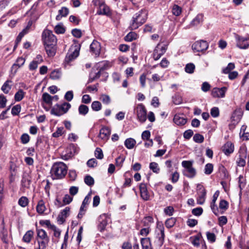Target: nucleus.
I'll list each match as a JSON object with an SVG mask.
<instances>
[{
  "instance_id": "nucleus-14",
  "label": "nucleus",
  "mask_w": 249,
  "mask_h": 249,
  "mask_svg": "<svg viewBox=\"0 0 249 249\" xmlns=\"http://www.w3.org/2000/svg\"><path fill=\"white\" fill-rule=\"evenodd\" d=\"M227 89L225 87L221 88H214L212 89L211 94L214 98H223L225 97Z\"/></svg>"
},
{
  "instance_id": "nucleus-37",
  "label": "nucleus",
  "mask_w": 249,
  "mask_h": 249,
  "mask_svg": "<svg viewBox=\"0 0 249 249\" xmlns=\"http://www.w3.org/2000/svg\"><path fill=\"white\" fill-rule=\"evenodd\" d=\"M25 92L22 89H19L15 94V100L16 101H20L24 97L25 95Z\"/></svg>"
},
{
  "instance_id": "nucleus-29",
  "label": "nucleus",
  "mask_w": 249,
  "mask_h": 249,
  "mask_svg": "<svg viewBox=\"0 0 249 249\" xmlns=\"http://www.w3.org/2000/svg\"><path fill=\"white\" fill-rule=\"evenodd\" d=\"M12 83V81L11 80H7L2 86L1 89L4 93H8L11 89L12 86L10 84Z\"/></svg>"
},
{
  "instance_id": "nucleus-44",
  "label": "nucleus",
  "mask_w": 249,
  "mask_h": 249,
  "mask_svg": "<svg viewBox=\"0 0 249 249\" xmlns=\"http://www.w3.org/2000/svg\"><path fill=\"white\" fill-rule=\"evenodd\" d=\"M176 220L174 217H171L165 221V226L168 228L173 227L176 223Z\"/></svg>"
},
{
  "instance_id": "nucleus-63",
  "label": "nucleus",
  "mask_w": 249,
  "mask_h": 249,
  "mask_svg": "<svg viewBox=\"0 0 249 249\" xmlns=\"http://www.w3.org/2000/svg\"><path fill=\"white\" fill-rule=\"evenodd\" d=\"M219 207L222 210H227L228 208V203L225 200H221L219 203Z\"/></svg>"
},
{
  "instance_id": "nucleus-43",
  "label": "nucleus",
  "mask_w": 249,
  "mask_h": 249,
  "mask_svg": "<svg viewBox=\"0 0 249 249\" xmlns=\"http://www.w3.org/2000/svg\"><path fill=\"white\" fill-rule=\"evenodd\" d=\"M234 64L233 63H230L225 68L223 69L222 72L225 74H228L231 72V71L234 69Z\"/></svg>"
},
{
  "instance_id": "nucleus-6",
  "label": "nucleus",
  "mask_w": 249,
  "mask_h": 249,
  "mask_svg": "<svg viewBox=\"0 0 249 249\" xmlns=\"http://www.w3.org/2000/svg\"><path fill=\"white\" fill-rule=\"evenodd\" d=\"M71 107V104L67 102L62 105L56 104L52 108L51 113L54 115L60 116L67 113Z\"/></svg>"
},
{
  "instance_id": "nucleus-64",
  "label": "nucleus",
  "mask_w": 249,
  "mask_h": 249,
  "mask_svg": "<svg viewBox=\"0 0 249 249\" xmlns=\"http://www.w3.org/2000/svg\"><path fill=\"white\" fill-rule=\"evenodd\" d=\"M72 35L75 37L80 38L82 36L81 31L80 29H74L71 31Z\"/></svg>"
},
{
  "instance_id": "nucleus-56",
  "label": "nucleus",
  "mask_w": 249,
  "mask_h": 249,
  "mask_svg": "<svg viewBox=\"0 0 249 249\" xmlns=\"http://www.w3.org/2000/svg\"><path fill=\"white\" fill-rule=\"evenodd\" d=\"M87 164L88 167L90 168H93L97 166V161L95 159H91L87 161Z\"/></svg>"
},
{
  "instance_id": "nucleus-49",
  "label": "nucleus",
  "mask_w": 249,
  "mask_h": 249,
  "mask_svg": "<svg viewBox=\"0 0 249 249\" xmlns=\"http://www.w3.org/2000/svg\"><path fill=\"white\" fill-rule=\"evenodd\" d=\"M21 110V106L19 105H17L14 106L11 110V113L13 115L15 116L19 114Z\"/></svg>"
},
{
  "instance_id": "nucleus-25",
  "label": "nucleus",
  "mask_w": 249,
  "mask_h": 249,
  "mask_svg": "<svg viewBox=\"0 0 249 249\" xmlns=\"http://www.w3.org/2000/svg\"><path fill=\"white\" fill-rule=\"evenodd\" d=\"M219 192L218 191H216L213 195V200L211 204V209L214 213H216L215 211L217 210V206L215 205V202L217 199V197L219 196Z\"/></svg>"
},
{
  "instance_id": "nucleus-42",
  "label": "nucleus",
  "mask_w": 249,
  "mask_h": 249,
  "mask_svg": "<svg viewBox=\"0 0 249 249\" xmlns=\"http://www.w3.org/2000/svg\"><path fill=\"white\" fill-rule=\"evenodd\" d=\"M195 66L193 63L187 64L185 67V71L188 73H193L194 72Z\"/></svg>"
},
{
  "instance_id": "nucleus-12",
  "label": "nucleus",
  "mask_w": 249,
  "mask_h": 249,
  "mask_svg": "<svg viewBox=\"0 0 249 249\" xmlns=\"http://www.w3.org/2000/svg\"><path fill=\"white\" fill-rule=\"evenodd\" d=\"M167 49V45L161 46L158 44L154 50L153 57L155 60H158L166 52Z\"/></svg>"
},
{
  "instance_id": "nucleus-41",
  "label": "nucleus",
  "mask_w": 249,
  "mask_h": 249,
  "mask_svg": "<svg viewBox=\"0 0 249 249\" xmlns=\"http://www.w3.org/2000/svg\"><path fill=\"white\" fill-rule=\"evenodd\" d=\"M137 37V35L135 32L129 33L124 37L125 40L126 41H132Z\"/></svg>"
},
{
  "instance_id": "nucleus-50",
  "label": "nucleus",
  "mask_w": 249,
  "mask_h": 249,
  "mask_svg": "<svg viewBox=\"0 0 249 249\" xmlns=\"http://www.w3.org/2000/svg\"><path fill=\"white\" fill-rule=\"evenodd\" d=\"M94 154L96 158L98 159L102 160L104 158L103 151L100 148L97 147L96 148Z\"/></svg>"
},
{
  "instance_id": "nucleus-57",
  "label": "nucleus",
  "mask_w": 249,
  "mask_h": 249,
  "mask_svg": "<svg viewBox=\"0 0 249 249\" xmlns=\"http://www.w3.org/2000/svg\"><path fill=\"white\" fill-rule=\"evenodd\" d=\"M206 236L207 239L211 243H213L215 241L216 237L213 233L208 231L206 232Z\"/></svg>"
},
{
  "instance_id": "nucleus-27",
  "label": "nucleus",
  "mask_w": 249,
  "mask_h": 249,
  "mask_svg": "<svg viewBox=\"0 0 249 249\" xmlns=\"http://www.w3.org/2000/svg\"><path fill=\"white\" fill-rule=\"evenodd\" d=\"M31 183V179L28 175L24 176L21 180V185L23 188V192H24V188H28Z\"/></svg>"
},
{
  "instance_id": "nucleus-2",
  "label": "nucleus",
  "mask_w": 249,
  "mask_h": 249,
  "mask_svg": "<svg viewBox=\"0 0 249 249\" xmlns=\"http://www.w3.org/2000/svg\"><path fill=\"white\" fill-rule=\"evenodd\" d=\"M67 173V167L62 162L54 163L52 167L51 174L53 179H61Z\"/></svg>"
},
{
  "instance_id": "nucleus-45",
  "label": "nucleus",
  "mask_w": 249,
  "mask_h": 249,
  "mask_svg": "<svg viewBox=\"0 0 249 249\" xmlns=\"http://www.w3.org/2000/svg\"><path fill=\"white\" fill-rule=\"evenodd\" d=\"M85 183L88 186H92L94 183V180L92 177L89 175H87L84 178Z\"/></svg>"
},
{
  "instance_id": "nucleus-48",
  "label": "nucleus",
  "mask_w": 249,
  "mask_h": 249,
  "mask_svg": "<svg viewBox=\"0 0 249 249\" xmlns=\"http://www.w3.org/2000/svg\"><path fill=\"white\" fill-rule=\"evenodd\" d=\"M213 166L212 163H207L206 164L204 169V173L206 175L211 174L213 171Z\"/></svg>"
},
{
  "instance_id": "nucleus-10",
  "label": "nucleus",
  "mask_w": 249,
  "mask_h": 249,
  "mask_svg": "<svg viewBox=\"0 0 249 249\" xmlns=\"http://www.w3.org/2000/svg\"><path fill=\"white\" fill-rule=\"evenodd\" d=\"M138 119L141 123H144L147 118L146 110L142 104L138 105L136 108Z\"/></svg>"
},
{
  "instance_id": "nucleus-61",
  "label": "nucleus",
  "mask_w": 249,
  "mask_h": 249,
  "mask_svg": "<svg viewBox=\"0 0 249 249\" xmlns=\"http://www.w3.org/2000/svg\"><path fill=\"white\" fill-rule=\"evenodd\" d=\"M211 114L213 117H217L219 115V110L218 107H213L211 109Z\"/></svg>"
},
{
  "instance_id": "nucleus-54",
  "label": "nucleus",
  "mask_w": 249,
  "mask_h": 249,
  "mask_svg": "<svg viewBox=\"0 0 249 249\" xmlns=\"http://www.w3.org/2000/svg\"><path fill=\"white\" fill-rule=\"evenodd\" d=\"M25 62V58H23L22 57H19L17 58L14 64H15L18 67L20 68L24 65Z\"/></svg>"
},
{
  "instance_id": "nucleus-7",
  "label": "nucleus",
  "mask_w": 249,
  "mask_h": 249,
  "mask_svg": "<svg viewBox=\"0 0 249 249\" xmlns=\"http://www.w3.org/2000/svg\"><path fill=\"white\" fill-rule=\"evenodd\" d=\"M42 36L44 45L50 44L56 45V37L51 30H45L43 32Z\"/></svg>"
},
{
  "instance_id": "nucleus-58",
  "label": "nucleus",
  "mask_w": 249,
  "mask_h": 249,
  "mask_svg": "<svg viewBox=\"0 0 249 249\" xmlns=\"http://www.w3.org/2000/svg\"><path fill=\"white\" fill-rule=\"evenodd\" d=\"M203 213V209L201 207H197L192 210V213L196 216H200Z\"/></svg>"
},
{
  "instance_id": "nucleus-32",
  "label": "nucleus",
  "mask_w": 249,
  "mask_h": 249,
  "mask_svg": "<svg viewBox=\"0 0 249 249\" xmlns=\"http://www.w3.org/2000/svg\"><path fill=\"white\" fill-rule=\"evenodd\" d=\"M71 146H70L66 149L65 153H63L62 154L61 158L62 159L64 160H68L73 156V153L71 151H70L71 150Z\"/></svg>"
},
{
  "instance_id": "nucleus-38",
  "label": "nucleus",
  "mask_w": 249,
  "mask_h": 249,
  "mask_svg": "<svg viewBox=\"0 0 249 249\" xmlns=\"http://www.w3.org/2000/svg\"><path fill=\"white\" fill-rule=\"evenodd\" d=\"M78 112L80 115L85 116L89 112V107L85 105H81L78 107Z\"/></svg>"
},
{
  "instance_id": "nucleus-15",
  "label": "nucleus",
  "mask_w": 249,
  "mask_h": 249,
  "mask_svg": "<svg viewBox=\"0 0 249 249\" xmlns=\"http://www.w3.org/2000/svg\"><path fill=\"white\" fill-rule=\"evenodd\" d=\"M111 133L110 129L106 126L103 127L100 130L99 137L104 141L108 139Z\"/></svg>"
},
{
  "instance_id": "nucleus-55",
  "label": "nucleus",
  "mask_w": 249,
  "mask_h": 249,
  "mask_svg": "<svg viewBox=\"0 0 249 249\" xmlns=\"http://www.w3.org/2000/svg\"><path fill=\"white\" fill-rule=\"evenodd\" d=\"M100 99L105 104L108 105L110 103V98L107 95H102Z\"/></svg>"
},
{
  "instance_id": "nucleus-18",
  "label": "nucleus",
  "mask_w": 249,
  "mask_h": 249,
  "mask_svg": "<svg viewBox=\"0 0 249 249\" xmlns=\"http://www.w3.org/2000/svg\"><path fill=\"white\" fill-rule=\"evenodd\" d=\"M140 191L142 198L144 200H148L149 195H148L146 184L142 183L140 185Z\"/></svg>"
},
{
  "instance_id": "nucleus-28",
  "label": "nucleus",
  "mask_w": 249,
  "mask_h": 249,
  "mask_svg": "<svg viewBox=\"0 0 249 249\" xmlns=\"http://www.w3.org/2000/svg\"><path fill=\"white\" fill-rule=\"evenodd\" d=\"M34 236V231L32 230L28 231L23 235L22 241L26 243H29Z\"/></svg>"
},
{
  "instance_id": "nucleus-47",
  "label": "nucleus",
  "mask_w": 249,
  "mask_h": 249,
  "mask_svg": "<svg viewBox=\"0 0 249 249\" xmlns=\"http://www.w3.org/2000/svg\"><path fill=\"white\" fill-rule=\"evenodd\" d=\"M149 168L151 170L153 171V172L155 173H159L160 168L157 163L155 162L150 163L149 165Z\"/></svg>"
},
{
  "instance_id": "nucleus-21",
  "label": "nucleus",
  "mask_w": 249,
  "mask_h": 249,
  "mask_svg": "<svg viewBox=\"0 0 249 249\" xmlns=\"http://www.w3.org/2000/svg\"><path fill=\"white\" fill-rule=\"evenodd\" d=\"M156 232L157 233V237H160V238L162 237L164 239V228L162 223L160 222L157 223Z\"/></svg>"
},
{
  "instance_id": "nucleus-5",
  "label": "nucleus",
  "mask_w": 249,
  "mask_h": 249,
  "mask_svg": "<svg viewBox=\"0 0 249 249\" xmlns=\"http://www.w3.org/2000/svg\"><path fill=\"white\" fill-rule=\"evenodd\" d=\"M80 47L77 45L71 47L65 57L64 65L65 68L70 65V63L74 60L79 54Z\"/></svg>"
},
{
  "instance_id": "nucleus-23",
  "label": "nucleus",
  "mask_w": 249,
  "mask_h": 249,
  "mask_svg": "<svg viewBox=\"0 0 249 249\" xmlns=\"http://www.w3.org/2000/svg\"><path fill=\"white\" fill-rule=\"evenodd\" d=\"M69 13V9L66 7H63L62 8L58 11L59 14L56 16V19L57 20H60L61 19L62 17H66Z\"/></svg>"
},
{
  "instance_id": "nucleus-52",
  "label": "nucleus",
  "mask_w": 249,
  "mask_h": 249,
  "mask_svg": "<svg viewBox=\"0 0 249 249\" xmlns=\"http://www.w3.org/2000/svg\"><path fill=\"white\" fill-rule=\"evenodd\" d=\"M54 31L57 34H63L65 32V29L63 25L58 24L55 27Z\"/></svg>"
},
{
  "instance_id": "nucleus-33",
  "label": "nucleus",
  "mask_w": 249,
  "mask_h": 249,
  "mask_svg": "<svg viewBox=\"0 0 249 249\" xmlns=\"http://www.w3.org/2000/svg\"><path fill=\"white\" fill-rule=\"evenodd\" d=\"M42 98L43 101L48 105H52L53 97L48 93H44L42 95Z\"/></svg>"
},
{
  "instance_id": "nucleus-62",
  "label": "nucleus",
  "mask_w": 249,
  "mask_h": 249,
  "mask_svg": "<svg viewBox=\"0 0 249 249\" xmlns=\"http://www.w3.org/2000/svg\"><path fill=\"white\" fill-rule=\"evenodd\" d=\"M7 99L6 97L3 95H0V108H4L6 106Z\"/></svg>"
},
{
  "instance_id": "nucleus-9",
  "label": "nucleus",
  "mask_w": 249,
  "mask_h": 249,
  "mask_svg": "<svg viewBox=\"0 0 249 249\" xmlns=\"http://www.w3.org/2000/svg\"><path fill=\"white\" fill-rule=\"evenodd\" d=\"M236 46L241 49H246L249 47V37H244L235 35Z\"/></svg>"
},
{
  "instance_id": "nucleus-39",
  "label": "nucleus",
  "mask_w": 249,
  "mask_h": 249,
  "mask_svg": "<svg viewBox=\"0 0 249 249\" xmlns=\"http://www.w3.org/2000/svg\"><path fill=\"white\" fill-rule=\"evenodd\" d=\"M29 203V200L26 196H21L18 201V204L22 207H26Z\"/></svg>"
},
{
  "instance_id": "nucleus-31",
  "label": "nucleus",
  "mask_w": 249,
  "mask_h": 249,
  "mask_svg": "<svg viewBox=\"0 0 249 249\" xmlns=\"http://www.w3.org/2000/svg\"><path fill=\"white\" fill-rule=\"evenodd\" d=\"M141 243L142 249H149L151 248V242L149 238H142Z\"/></svg>"
},
{
  "instance_id": "nucleus-19",
  "label": "nucleus",
  "mask_w": 249,
  "mask_h": 249,
  "mask_svg": "<svg viewBox=\"0 0 249 249\" xmlns=\"http://www.w3.org/2000/svg\"><path fill=\"white\" fill-rule=\"evenodd\" d=\"M222 151L226 155H230L234 151L233 144L231 142H227L223 146Z\"/></svg>"
},
{
  "instance_id": "nucleus-46",
  "label": "nucleus",
  "mask_w": 249,
  "mask_h": 249,
  "mask_svg": "<svg viewBox=\"0 0 249 249\" xmlns=\"http://www.w3.org/2000/svg\"><path fill=\"white\" fill-rule=\"evenodd\" d=\"M193 140L196 142L200 143L203 142L204 138L202 135L197 133L194 136Z\"/></svg>"
},
{
  "instance_id": "nucleus-24",
  "label": "nucleus",
  "mask_w": 249,
  "mask_h": 249,
  "mask_svg": "<svg viewBox=\"0 0 249 249\" xmlns=\"http://www.w3.org/2000/svg\"><path fill=\"white\" fill-rule=\"evenodd\" d=\"M0 238L3 243L6 244H8L9 241L8 232L7 230L4 227L2 228L0 232Z\"/></svg>"
},
{
  "instance_id": "nucleus-17",
  "label": "nucleus",
  "mask_w": 249,
  "mask_h": 249,
  "mask_svg": "<svg viewBox=\"0 0 249 249\" xmlns=\"http://www.w3.org/2000/svg\"><path fill=\"white\" fill-rule=\"evenodd\" d=\"M97 13L98 15H106L107 17H110L111 15V12L109 7L105 3L98 7Z\"/></svg>"
},
{
  "instance_id": "nucleus-20",
  "label": "nucleus",
  "mask_w": 249,
  "mask_h": 249,
  "mask_svg": "<svg viewBox=\"0 0 249 249\" xmlns=\"http://www.w3.org/2000/svg\"><path fill=\"white\" fill-rule=\"evenodd\" d=\"M173 120L178 125H183L187 122V119L180 114H176Z\"/></svg>"
},
{
  "instance_id": "nucleus-60",
  "label": "nucleus",
  "mask_w": 249,
  "mask_h": 249,
  "mask_svg": "<svg viewBox=\"0 0 249 249\" xmlns=\"http://www.w3.org/2000/svg\"><path fill=\"white\" fill-rule=\"evenodd\" d=\"M236 163L238 166L244 167L246 164V160L245 158H242L240 156L236 160Z\"/></svg>"
},
{
  "instance_id": "nucleus-36",
  "label": "nucleus",
  "mask_w": 249,
  "mask_h": 249,
  "mask_svg": "<svg viewBox=\"0 0 249 249\" xmlns=\"http://www.w3.org/2000/svg\"><path fill=\"white\" fill-rule=\"evenodd\" d=\"M181 12L182 8L181 7L177 4H174L172 8V13L174 15L178 16L181 14Z\"/></svg>"
},
{
  "instance_id": "nucleus-22",
  "label": "nucleus",
  "mask_w": 249,
  "mask_h": 249,
  "mask_svg": "<svg viewBox=\"0 0 249 249\" xmlns=\"http://www.w3.org/2000/svg\"><path fill=\"white\" fill-rule=\"evenodd\" d=\"M45 50L49 56H53L56 53V45H45Z\"/></svg>"
},
{
  "instance_id": "nucleus-53",
  "label": "nucleus",
  "mask_w": 249,
  "mask_h": 249,
  "mask_svg": "<svg viewBox=\"0 0 249 249\" xmlns=\"http://www.w3.org/2000/svg\"><path fill=\"white\" fill-rule=\"evenodd\" d=\"M33 23V20L32 19L28 21L26 27L22 30L21 32L22 33H23L24 35H26V34H27L30 31V30L31 28V27L32 26Z\"/></svg>"
},
{
  "instance_id": "nucleus-59",
  "label": "nucleus",
  "mask_w": 249,
  "mask_h": 249,
  "mask_svg": "<svg viewBox=\"0 0 249 249\" xmlns=\"http://www.w3.org/2000/svg\"><path fill=\"white\" fill-rule=\"evenodd\" d=\"M63 127L57 128L56 131L53 133L52 136L54 138H57L61 136L63 134Z\"/></svg>"
},
{
  "instance_id": "nucleus-35",
  "label": "nucleus",
  "mask_w": 249,
  "mask_h": 249,
  "mask_svg": "<svg viewBox=\"0 0 249 249\" xmlns=\"http://www.w3.org/2000/svg\"><path fill=\"white\" fill-rule=\"evenodd\" d=\"M203 20V15L202 14H198L195 18L191 21V25L192 26H196L199 24Z\"/></svg>"
},
{
  "instance_id": "nucleus-8",
  "label": "nucleus",
  "mask_w": 249,
  "mask_h": 249,
  "mask_svg": "<svg viewBox=\"0 0 249 249\" xmlns=\"http://www.w3.org/2000/svg\"><path fill=\"white\" fill-rule=\"evenodd\" d=\"M196 192L197 203L199 205H202L205 201L206 190L202 185L197 184L196 186Z\"/></svg>"
},
{
  "instance_id": "nucleus-11",
  "label": "nucleus",
  "mask_w": 249,
  "mask_h": 249,
  "mask_svg": "<svg viewBox=\"0 0 249 249\" xmlns=\"http://www.w3.org/2000/svg\"><path fill=\"white\" fill-rule=\"evenodd\" d=\"M209 45L207 41L203 40L195 42L192 46V49L196 52H200L206 51L208 48Z\"/></svg>"
},
{
  "instance_id": "nucleus-3",
  "label": "nucleus",
  "mask_w": 249,
  "mask_h": 249,
  "mask_svg": "<svg viewBox=\"0 0 249 249\" xmlns=\"http://www.w3.org/2000/svg\"><path fill=\"white\" fill-rule=\"evenodd\" d=\"M38 247L35 249H46L48 246L50 238L47 232L43 229H36Z\"/></svg>"
},
{
  "instance_id": "nucleus-4",
  "label": "nucleus",
  "mask_w": 249,
  "mask_h": 249,
  "mask_svg": "<svg viewBox=\"0 0 249 249\" xmlns=\"http://www.w3.org/2000/svg\"><path fill=\"white\" fill-rule=\"evenodd\" d=\"M193 163L194 161L191 160H183L181 162V165L184 168L183 175L190 178H194L196 175V171L193 166Z\"/></svg>"
},
{
  "instance_id": "nucleus-13",
  "label": "nucleus",
  "mask_w": 249,
  "mask_h": 249,
  "mask_svg": "<svg viewBox=\"0 0 249 249\" xmlns=\"http://www.w3.org/2000/svg\"><path fill=\"white\" fill-rule=\"evenodd\" d=\"M100 43L97 40H94L90 45V52L95 56L99 55L101 51Z\"/></svg>"
},
{
  "instance_id": "nucleus-51",
  "label": "nucleus",
  "mask_w": 249,
  "mask_h": 249,
  "mask_svg": "<svg viewBox=\"0 0 249 249\" xmlns=\"http://www.w3.org/2000/svg\"><path fill=\"white\" fill-rule=\"evenodd\" d=\"M164 238L157 236V239L154 242V243L158 249H159L162 246L164 243Z\"/></svg>"
},
{
  "instance_id": "nucleus-1",
  "label": "nucleus",
  "mask_w": 249,
  "mask_h": 249,
  "mask_svg": "<svg viewBox=\"0 0 249 249\" xmlns=\"http://www.w3.org/2000/svg\"><path fill=\"white\" fill-rule=\"evenodd\" d=\"M147 11L143 9L136 13L132 17L129 28L131 30H136L143 24L147 18Z\"/></svg>"
},
{
  "instance_id": "nucleus-34",
  "label": "nucleus",
  "mask_w": 249,
  "mask_h": 249,
  "mask_svg": "<svg viewBox=\"0 0 249 249\" xmlns=\"http://www.w3.org/2000/svg\"><path fill=\"white\" fill-rule=\"evenodd\" d=\"M61 72L59 70H55L51 72L50 78L53 80H57L61 77Z\"/></svg>"
},
{
  "instance_id": "nucleus-30",
  "label": "nucleus",
  "mask_w": 249,
  "mask_h": 249,
  "mask_svg": "<svg viewBox=\"0 0 249 249\" xmlns=\"http://www.w3.org/2000/svg\"><path fill=\"white\" fill-rule=\"evenodd\" d=\"M136 142L133 138H128L124 142V145L129 149H132L136 144Z\"/></svg>"
},
{
  "instance_id": "nucleus-16",
  "label": "nucleus",
  "mask_w": 249,
  "mask_h": 249,
  "mask_svg": "<svg viewBox=\"0 0 249 249\" xmlns=\"http://www.w3.org/2000/svg\"><path fill=\"white\" fill-rule=\"evenodd\" d=\"M99 224L98 226V230L100 231H103L107 224V215L104 213L99 216L98 217Z\"/></svg>"
},
{
  "instance_id": "nucleus-26",
  "label": "nucleus",
  "mask_w": 249,
  "mask_h": 249,
  "mask_svg": "<svg viewBox=\"0 0 249 249\" xmlns=\"http://www.w3.org/2000/svg\"><path fill=\"white\" fill-rule=\"evenodd\" d=\"M36 211L39 214H42L46 210V206L45 205V202L43 200H40L37 203L36 206Z\"/></svg>"
},
{
  "instance_id": "nucleus-40",
  "label": "nucleus",
  "mask_w": 249,
  "mask_h": 249,
  "mask_svg": "<svg viewBox=\"0 0 249 249\" xmlns=\"http://www.w3.org/2000/svg\"><path fill=\"white\" fill-rule=\"evenodd\" d=\"M91 108L93 110L98 111L102 108V104L99 101H94L91 104Z\"/></svg>"
}]
</instances>
